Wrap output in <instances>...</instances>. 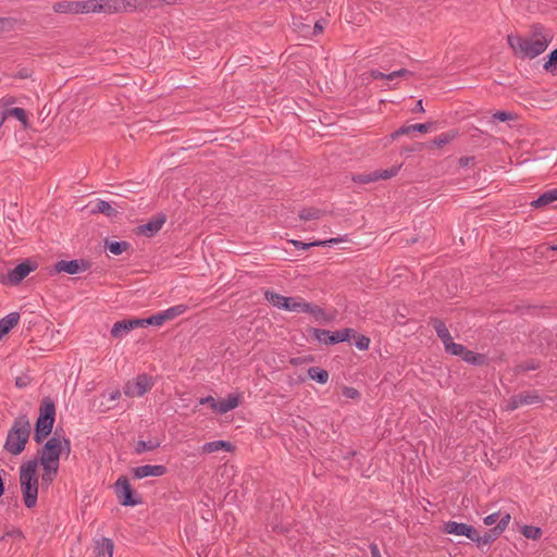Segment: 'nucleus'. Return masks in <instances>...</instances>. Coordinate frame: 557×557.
Here are the masks:
<instances>
[{"label": "nucleus", "instance_id": "2", "mask_svg": "<svg viewBox=\"0 0 557 557\" xmlns=\"http://www.w3.org/2000/svg\"><path fill=\"white\" fill-rule=\"evenodd\" d=\"M20 482L25 506L27 508L35 507L37 504L38 496V478L36 460H30L21 466Z\"/></svg>", "mask_w": 557, "mask_h": 557}, {"label": "nucleus", "instance_id": "34", "mask_svg": "<svg viewBox=\"0 0 557 557\" xmlns=\"http://www.w3.org/2000/svg\"><path fill=\"white\" fill-rule=\"evenodd\" d=\"M521 406L534 405L541 403V397L536 392H524L517 394Z\"/></svg>", "mask_w": 557, "mask_h": 557}, {"label": "nucleus", "instance_id": "56", "mask_svg": "<svg viewBox=\"0 0 557 557\" xmlns=\"http://www.w3.org/2000/svg\"><path fill=\"white\" fill-rule=\"evenodd\" d=\"M323 30V21L320 20V21H317L314 23V27H313V34L314 35H318V34H321Z\"/></svg>", "mask_w": 557, "mask_h": 557}, {"label": "nucleus", "instance_id": "45", "mask_svg": "<svg viewBox=\"0 0 557 557\" xmlns=\"http://www.w3.org/2000/svg\"><path fill=\"white\" fill-rule=\"evenodd\" d=\"M465 349L466 347L463 345L453 342L445 350L446 352H449L453 356H458L461 358L465 352Z\"/></svg>", "mask_w": 557, "mask_h": 557}, {"label": "nucleus", "instance_id": "18", "mask_svg": "<svg viewBox=\"0 0 557 557\" xmlns=\"http://www.w3.org/2000/svg\"><path fill=\"white\" fill-rule=\"evenodd\" d=\"M114 543L111 539L101 537L95 542V557H112Z\"/></svg>", "mask_w": 557, "mask_h": 557}, {"label": "nucleus", "instance_id": "55", "mask_svg": "<svg viewBox=\"0 0 557 557\" xmlns=\"http://www.w3.org/2000/svg\"><path fill=\"white\" fill-rule=\"evenodd\" d=\"M369 547H370V552H371V556L372 557H382L381 553H380V549H379V546L375 543H371Z\"/></svg>", "mask_w": 557, "mask_h": 557}, {"label": "nucleus", "instance_id": "46", "mask_svg": "<svg viewBox=\"0 0 557 557\" xmlns=\"http://www.w3.org/2000/svg\"><path fill=\"white\" fill-rule=\"evenodd\" d=\"M370 345V338L366 335H358L355 341V346L360 350H367Z\"/></svg>", "mask_w": 557, "mask_h": 557}, {"label": "nucleus", "instance_id": "54", "mask_svg": "<svg viewBox=\"0 0 557 557\" xmlns=\"http://www.w3.org/2000/svg\"><path fill=\"white\" fill-rule=\"evenodd\" d=\"M370 76L374 79H385L386 74L379 70H371Z\"/></svg>", "mask_w": 557, "mask_h": 557}, {"label": "nucleus", "instance_id": "25", "mask_svg": "<svg viewBox=\"0 0 557 557\" xmlns=\"http://www.w3.org/2000/svg\"><path fill=\"white\" fill-rule=\"evenodd\" d=\"M461 359L470 364L481 366L486 362V357L483 354L474 352L469 349H465Z\"/></svg>", "mask_w": 557, "mask_h": 557}, {"label": "nucleus", "instance_id": "21", "mask_svg": "<svg viewBox=\"0 0 557 557\" xmlns=\"http://www.w3.org/2000/svg\"><path fill=\"white\" fill-rule=\"evenodd\" d=\"M239 405V396L230 394L225 399L216 401L215 412L226 413Z\"/></svg>", "mask_w": 557, "mask_h": 557}, {"label": "nucleus", "instance_id": "41", "mask_svg": "<svg viewBox=\"0 0 557 557\" xmlns=\"http://www.w3.org/2000/svg\"><path fill=\"white\" fill-rule=\"evenodd\" d=\"M432 326L435 330L438 338H442V337L446 336L447 334H449V331H448L446 324L440 319H434L432 321Z\"/></svg>", "mask_w": 557, "mask_h": 557}, {"label": "nucleus", "instance_id": "58", "mask_svg": "<svg viewBox=\"0 0 557 557\" xmlns=\"http://www.w3.org/2000/svg\"><path fill=\"white\" fill-rule=\"evenodd\" d=\"M399 77H409L412 75V72L406 69H400L396 71Z\"/></svg>", "mask_w": 557, "mask_h": 557}, {"label": "nucleus", "instance_id": "19", "mask_svg": "<svg viewBox=\"0 0 557 557\" xmlns=\"http://www.w3.org/2000/svg\"><path fill=\"white\" fill-rule=\"evenodd\" d=\"M219 450L233 451L234 446L232 445V443L222 440L208 442L201 446V451L203 454H213Z\"/></svg>", "mask_w": 557, "mask_h": 557}, {"label": "nucleus", "instance_id": "64", "mask_svg": "<svg viewBox=\"0 0 557 557\" xmlns=\"http://www.w3.org/2000/svg\"><path fill=\"white\" fill-rule=\"evenodd\" d=\"M537 367L535 364H530L525 369L527 370H535Z\"/></svg>", "mask_w": 557, "mask_h": 557}, {"label": "nucleus", "instance_id": "15", "mask_svg": "<svg viewBox=\"0 0 557 557\" xmlns=\"http://www.w3.org/2000/svg\"><path fill=\"white\" fill-rule=\"evenodd\" d=\"M165 221V214L159 213L147 223L139 225L138 234L145 235L147 237H152L162 228Z\"/></svg>", "mask_w": 557, "mask_h": 557}, {"label": "nucleus", "instance_id": "1", "mask_svg": "<svg viewBox=\"0 0 557 557\" xmlns=\"http://www.w3.org/2000/svg\"><path fill=\"white\" fill-rule=\"evenodd\" d=\"M553 40V34L541 24H533L527 36L509 34L507 44L519 59H534L544 53Z\"/></svg>", "mask_w": 557, "mask_h": 557}, {"label": "nucleus", "instance_id": "38", "mask_svg": "<svg viewBox=\"0 0 557 557\" xmlns=\"http://www.w3.org/2000/svg\"><path fill=\"white\" fill-rule=\"evenodd\" d=\"M312 335L320 343H323L325 345H332V342H331L332 332L331 331L324 330V329H313Z\"/></svg>", "mask_w": 557, "mask_h": 557}, {"label": "nucleus", "instance_id": "33", "mask_svg": "<svg viewBox=\"0 0 557 557\" xmlns=\"http://www.w3.org/2000/svg\"><path fill=\"white\" fill-rule=\"evenodd\" d=\"M355 335V331L352 329L346 327L336 332H332V345L349 341L351 336Z\"/></svg>", "mask_w": 557, "mask_h": 557}, {"label": "nucleus", "instance_id": "10", "mask_svg": "<svg viewBox=\"0 0 557 557\" xmlns=\"http://www.w3.org/2000/svg\"><path fill=\"white\" fill-rule=\"evenodd\" d=\"M116 497L122 506H135L140 499L133 497V490L126 476H120L114 483Z\"/></svg>", "mask_w": 557, "mask_h": 557}, {"label": "nucleus", "instance_id": "23", "mask_svg": "<svg viewBox=\"0 0 557 557\" xmlns=\"http://www.w3.org/2000/svg\"><path fill=\"white\" fill-rule=\"evenodd\" d=\"M557 200V188H553L543 193L537 199L531 202L533 208H542Z\"/></svg>", "mask_w": 557, "mask_h": 557}, {"label": "nucleus", "instance_id": "61", "mask_svg": "<svg viewBox=\"0 0 557 557\" xmlns=\"http://www.w3.org/2000/svg\"><path fill=\"white\" fill-rule=\"evenodd\" d=\"M121 396V392L120 391H114L110 394L109 396V399L110 400H115V399H119Z\"/></svg>", "mask_w": 557, "mask_h": 557}, {"label": "nucleus", "instance_id": "51", "mask_svg": "<svg viewBox=\"0 0 557 557\" xmlns=\"http://www.w3.org/2000/svg\"><path fill=\"white\" fill-rule=\"evenodd\" d=\"M343 395L346 398L356 399V398H358L360 396V393L356 388H354V387L345 386L343 388Z\"/></svg>", "mask_w": 557, "mask_h": 557}, {"label": "nucleus", "instance_id": "26", "mask_svg": "<svg viewBox=\"0 0 557 557\" xmlns=\"http://www.w3.org/2000/svg\"><path fill=\"white\" fill-rule=\"evenodd\" d=\"M77 1H60L53 4V11L57 13L78 14Z\"/></svg>", "mask_w": 557, "mask_h": 557}, {"label": "nucleus", "instance_id": "44", "mask_svg": "<svg viewBox=\"0 0 557 557\" xmlns=\"http://www.w3.org/2000/svg\"><path fill=\"white\" fill-rule=\"evenodd\" d=\"M352 181L358 184H368L377 181V176L374 172L370 174H358L352 177Z\"/></svg>", "mask_w": 557, "mask_h": 557}, {"label": "nucleus", "instance_id": "40", "mask_svg": "<svg viewBox=\"0 0 557 557\" xmlns=\"http://www.w3.org/2000/svg\"><path fill=\"white\" fill-rule=\"evenodd\" d=\"M521 533L523 534L524 537L531 540H539L542 536L541 528L533 525H524L521 530Z\"/></svg>", "mask_w": 557, "mask_h": 557}, {"label": "nucleus", "instance_id": "36", "mask_svg": "<svg viewBox=\"0 0 557 557\" xmlns=\"http://www.w3.org/2000/svg\"><path fill=\"white\" fill-rule=\"evenodd\" d=\"M456 136H457V133L455 131H448L446 133H442L438 136H436L433 139V144L441 148V147L449 144L451 140H454Z\"/></svg>", "mask_w": 557, "mask_h": 557}, {"label": "nucleus", "instance_id": "32", "mask_svg": "<svg viewBox=\"0 0 557 557\" xmlns=\"http://www.w3.org/2000/svg\"><path fill=\"white\" fill-rule=\"evenodd\" d=\"M187 309H188V306H186L184 304H180V305L173 306L166 310H163L162 313L164 315L165 321H169V320L175 319L176 317L182 315L183 313H185L187 311Z\"/></svg>", "mask_w": 557, "mask_h": 557}, {"label": "nucleus", "instance_id": "24", "mask_svg": "<svg viewBox=\"0 0 557 557\" xmlns=\"http://www.w3.org/2000/svg\"><path fill=\"white\" fill-rule=\"evenodd\" d=\"M264 298L271 302L274 307L278 308V309H284L285 310V307L287 305V298L288 297H285L281 294H277L273 290H267L264 293Z\"/></svg>", "mask_w": 557, "mask_h": 557}, {"label": "nucleus", "instance_id": "3", "mask_svg": "<svg viewBox=\"0 0 557 557\" xmlns=\"http://www.w3.org/2000/svg\"><path fill=\"white\" fill-rule=\"evenodd\" d=\"M30 423L25 416L16 418L8 432L4 449L12 455H20L28 442Z\"/></svg>", "mask_w": 557, "mask_h": 557}, {"label": "nucleus", "instance_id": "29", "mask_svg": "<svg viewBox=\"0 0 557 557\" xmlns=\"http://www.w3.org/2000/svg\"><path fill=\"white\" fill-rule=\"evenodd\" d=\"M308 376L320 384H325L329 381V372L319 367L309 368Z\"/></svg>", "mask_w": 557, "mask_h": 557}, {"label": "nucleus", "instance_id": "22", "mask_svg": "<svg viewBox=\"0 0 557 557\" xmlns=\"http://www.w3.org/2000/svg\"><path fill=\"white\" fill-rule=\"evenodd\" d=\"M343 239L339 238V237H336V238H330V239H326V240H315V242H312V243H302L300 240H292L290 243L296 247V248H299V249H302V250H306L310 247H318V246H332V245H335V244H338V243H342Z\"/></svg>", "mask_w": 557, "mask_h": 557}, {"label": "nucleus", "instance_id": "27", "mask_svg": "<svg viewBox=\"0 0 557 557\" xmlns=\"http://www.w3.org/2000/svg\"><path fill=\"white\" fill-rule=\"evenodd\" d=\"M131 332L128 322L125 320L116 321L111 329V336L122 338Z\"/></svg>", "mask_w": 557, "mask_h": 557}, {"label": "nucleus", "instance_id": "13", "mask_svg": "<svg viewBox=\"0 0 557 557\" xmlns=\"http://www.w3.org/2000/svg\"><path fill=\"white\" fill-rule=\"evenodd\" d=\"M443 532L456 536H466L472 541L475 535V528L462 522L447 521L443 525Z\"/></svg>", "mask_w": 557, "mask_h": 557}, {"label": "nucleus", "instance_id": "11", "mask_svg": "<svg viewBox=\"0 0 557 557\" xmlns=\"http://www.w3.org/2000/svg\"><path fill=\"white\" fill-rule=\"evenodd\" d=\"M15 102L14 98L2 99L0 101V113L4 121L9 117H14L22 123V125L26 128L28 127V116L24 109L12 107Z\"/></svg>", "mask_w": 557, "mask_h": 557}, {"label": "nucleus", "instance_id": "59", "mask_svg": "<svg viewBox=\"0 0 557 557\" xmlns=\"http://www.w3.org/2000/svg\"><path fill=\"white\" fill-rule=\"evenodd\" d=\"M412 112H424L422 100H418L416 107L412 109Z\"/></svg>", "mask_w": 557, "mask_h": 557}, {"label": "nucleus", "instance_id": "49", "mask_svg": "<svg viewBox=\"0 0 557 557\" xmlns=\"http://www.w3.org/2000/svg\"><path fill=\"white\" fill-rule=\"evenodd\" d=\"M493 119L499 122H507L513 119V115L510 112L506 111H497L493 114Z\"/></svg>", "mask_w": 557, "mask_h": 557}, {"label": "nucleus", "instance_id": "53", "mask_svg": "<svg viewBox=\"0 0 557 557\" xmlns=\"http://www.w3.org/2000/svg\"><path fill=\"white\" fill-rule=\"evenodd\" d=\"M199 404L209 405L213 411H215L216 400L212 396H206L200 398Z\"/></svg>", "mask_w": 557, "mask_h": 557}, {"label": "nucleus", "instance_id": "62", "mask_svg": "<svg viewBox=\"0 0 557 557\" xmlns=\"http://www.w3.org/2000/svg\"><path fill=\"white\" fill-rule=\"evenodd\" d=\"M290 363L294 366H299L301 363V358H292Z\"/></svg>", "mask_w": 557, "mask_h": 557}, {"label": "nucleus", "instance_id": "39", "mask_svg": "<svg viewBox=\"0 0 557 557\" xmlns=\"http://www.w3.org/2000/svg\"><path fill=\"white\" fill-rule=\"evenodd\" d=\"M322 211L317 208H306L299 212V218L304 221L318 220L321 218Z\"/></svg>", "mask_w": 557, "mask_h": 557}, {"label": "nucleus", "instance_id": "37", "mask_svg": "<svg viewBox=\"0 0 557 557\" xmlns=\"http://www.w3.org/2000/svg\"><path fill=\"white\" fill-rule=\"evenodd\" d=\"M160 446V443L157 442V441H138L136 446H135V453L140 455L145 451H150V450H153L156 448H158Z\"/></svg>", "mask_w": 557, "mask_h": 557}, {"label": "nucleus", "instance_id": "35", "mask_svg": "<svg viewBox=\"0 0 557 557\" xmlns=\"http://www.w3.org/2000/svg\"><path fill=\"white\" fill-rule=\"evenodd\" d=\"M91 211L94 213H102L108 216H113L116 214V210L108 201L104 200H99Z\"/></svg>", "mask_w": 557, "mask_h": 557}, {"label": "nucleus", "instance_id": "16", "mask_svg": "<svg viewBox=\"0 0 557 557\" xmlns=\"http://www.w3.org/2000/svg\"><path fill=\"white\" fill-rule=\"evenodd\" d=\"M166 472V467L162 465H145L133 469L134 478L138 480L147 476H162Z\"/></svg>", "mask_w": 557, "mask_h": 557}, {"label": "nucleus", "instance_id": "8", "mask_svg": "<svg viewBox=\"0 0 557 557\" xmlns=\"http://www.w3.org/2000/svg\"><path fill=\"white\" fill-rule=\"evenodd\" d=\"M153 386L152 377L148 374H139L134 380L127 381L123 387V393L127 397H141Z\"/></svg>", "mask_w": 557, "mask_h": 557}, {"label": "nucleus", "instance_id": "30", "mask_svg": "<svg viewBox=\"0 0 557 557\" xmlns=\"http://www.w3.org/2000/svg\"><path fill=\"white\" fill-rule=\"evenodd\" d=\"M543 67L547 73L552 74L553 76H557V49H554L548 53Z\"/></svg>", "mask_w": 557, "mask_h": 557}, {"label": "nucleus", "instance_id": "4", "mask_svg": "<svg viewBox=\"0 0 557 557\" xmlns=\"http://www.w3.org/2000/svg\"><path fill=\"white\" fill-rule=\"evenodd\" d=\"M62 451H65L66 455L71 453V442L57 429L41 449L40 463L59 466Z\"/></svg>", "mask_w": 557, "mask_h": 557}, {"label": "nucleus", "instance_id": "60", "mask_svg": "<svg viewBox=\"0 0 557 557\" xmlns=\"http://www.w3.org/2000/svg\"><path fill=\"white\" fill-rule=\"evenodd\" d=\"M398 77L399 76H398L397 72L394 71V72H391V73L386 74L385 79L393 81V79L398 78Z\"/></svg>", "mask_w": 557, "mask_h": 557}, {"label": "nucleus", "instance_id": "47", "mask_svg": "<svg viewBox=\"0 0 557 557\" xmlns=\"http://www.w3.org/2000/svg\"><path fill=\"white\" fill-rule=\"evenodd\" d=\"M398 172L397 168H392L389 170H383V171H375L374 174L377 176L379 180H386L395 176Z\"/></svg>", "mask_w": 557, "mask_h": 557}, {"label": "nucleus", "instance_id": "50", "mask_svg": "<svg viewBox=\"0 0 557 557\" xmlns=\"http://www.w3.org/2000/svg\"><path fill=\"white\" fill-rule=\"evenodd\" d=\"M519 407H521L519 397H518V395H515V396L510 397V399L508 400V403L506 405V410L513 411V410L518 409Z\"/></svg>", "mask_w": 557, "mask_h": 557}, {"label": "nucleus", "instance_id": "7", "mask_svg": "<svg viewBox=\"0 0 557 557\" xmlns=\"http://www.w3.org/2000/svg\"><path fill=\"white\" fill-rule=\"evenodd\" d=\"M285 310L290 312L308 313L317 320L325 319V311L318 305L307 302L301 297H288Z\"/></svg>", "mask_w": 557, "mask_h": 557}, {"label": "nucleus", "instance_id": "43", "mask_svg": "<svg viewBox=\"0 0 557 557\" xmlns=\"http://www.w3.org/2000/svg\"><path fill=\"white\" fill-rule=\"evenodd\" d=\"M164 322H166V321L164 319V315H163L162 311H160L157 314H153V315L145 319L146 326H148V325L160 326Z\"/></svg>", "mask_w": 557, "mask_h": 557}, {"label": "nucleus", "instance_id": "42", "mask_svg": "<svg viewBox=\"0 0 557 557\" xmlns=\"http://www.w3.org/2000/svg\"><path fill=\"white\" fill-rule=\"evenodd\" d=\"M506 513L507 512H502V511L493 512V513L486 516L483 519V522H484L485 525H493L495 523L497 525L502 521V519L504 518V516Z\"/></svg>", "mask_w": 557, "mask_h": 557}, {"label": "nucleus", "instance_id": "14", "mask_svg": "<svg viewBox=\"0 0 557 557\" xmlns=\"http://www.w3.org/2000/svg\"><path fill=\"white\" fill-rule=\"evenodd\" d=\"M90 267V263L83 259L75 260H61L58 261L54 265L57 272H66L69 274H77L84 271H87Z\"/></svg>", "mask_w": 557, "mask_h": 557}, {"label": "nucleus", "instance_id": "63", "mask_svg": "<svg viewBox=\"0 0 557 557\" xmlns=\"http://www.w3.org/2000/svg\"><path fill=\"white\" fill-rule=\"evenodd\" d=\"M3 493H4V484H3L2 478L0 476V497L3 495Z\"/></svg>", "mask_w": 557, "mask_h": 557}, {"label": "nucleus", "instance_id": "6", "mask_svg": "<svg viewBox=\"0 0 557 557\" xmlns=\"http://www.w3.org/2000/svg\"><path fill=\"white\" fill-rule=\"evenodd\" d=\"M127 0H82L77 1L78 13H116L127 11Z\"/></svg>", "mask_w": 557, "mask_h": 557}, {"label": "nucleus", "instance_id": "9", "mask_svg": "<svg viewBox=\"0 0 557 557\" xmlns=\"http://www.w3.org/2000/svg\"><path fill=\"white\" fill-rule=\"evenodd\" d=\"M510 513H506L502 521L494 528L486 531L483 535H480L478 530L475 529V535L473 536L472 542H474L479 547H483L495 542L500 534L507 529L510 522Z\"/></svg>", "mask_w": 557, "mask_h": 557}, {"label": "nucleus", "instance_id": "17", "mask_svg": "<svg viewBox=\"0 0 557 557\" xmlns=\"http://www.w3.org/2000/svg\"><path fill=\"white\" fill-rule=\"evenodd\" d=\"M432 125H433V123H430V122L418 123V124H412V125H404V126L399 127L398 129H396L394 133H392L391 138L394 140V139H397L399 136L410 135L413 132L428 133L431 129Z\"/></svg>", "mask_w": 557, "mask_h": 557}, {"label": "nucleus", "instance_id": "12", "mask_svg": "<svg viewBox=\"0 0 557 557\" xmlns=\"http://www.w3.org/2000/svg\"><path fill=\"white\" fill-rule=\"evenodd\" d=\"M36 268V262L25 260L8 272V281L13 285H17Z\"/></svg>", "mask_w": 557, "mask_h": 557}, {"label": "nucleus", "instance_id": "48", "mask_svg": "<svg viewBox=\"0 0 557 557\" xmlns=\"http://www.w3.org/2000/svg\"><path fill=\"white\" fill-rule=\"evenodd\" d=\"M30 381H32V379L29 377V375L24 374V375L17 376L15 379V386L17 388H25L30 384Z\"/></svg>", "mask_w": 557, "mask_h": 557}, {"label": "nucleus", "instance_id": "31", "mask_svg": "<svg viewBox=\"0 0 557 557\" xmlns=\"http://www.w3.org/2000/svg\"><path fill=\"white\" fill-rule=\"evenodd\" d=\"M42 467L41 481L42 483L50 484L57 476L59 466L40 463Z\"/></svg>", "mask_w": 557, "mask_h": 557}, {"label": "nucleus", "instance_id": "28", "mask_svg": "<svg viewBox=\"0 0 557 557\" xmlns=\"http://www.w3.org/2000/svg\"><path fill=\"white\" fill-rule=\"evenodd\" d=\"M129 247L131 245L127 242H110L108 239L104 242V248L115 256L122 255L124 251L128 250Z\"/></svg>", "mask_w": 557, "mask_h": 557}, {"label": "nucleus", "instance_id": "57", "mask_svg": "<svg viewBox=\"0 0 557 557\" xmlns=\"http://www.w3.org/2000/svg\"><path fill=\"white\" fill-rule=\"evenodd\" d=\"M440 339L442 341V343H443V345H444V348H445V349H446V348H448V346L450 345V343H453V342H454V341H453V337L450 336V333H449V334H447L446 336H444V337L440 338Z\"/></svg>", "mask_w": 557, "mask_h": 557}, {"label": "nucleus", "instance_id": "20", "mask_svg": "<svg viewBox=\"0 0 557 557\" xmlns=\"http://www.w3.org/2000/svg\"><path fill=\"white\" fill-rule=\"evenodd\" d=\"M20 321L18 312H11L0 319V339L7 335Z\"/></svg>", "mask_w": 557, "mask_h": 557}, {"label": "nucleus", "instance_id": "52", "mask_svg": "<svg viewBox=\"0 0 557 557\" xmlns=\"http://www.w3.org/2000/svg\"><path fill=\"white\" fill-rule=\"evenodd\" d=\"M129 324L131 331L137 327H146L145 319H126Z\"/></svg>", "mask_w": 557, "mask_h": 557}, {"label": "nucleus", "instance_id": "5", "mask_svg": "<svg viewBox=\"0 0 557 557\" xmlns=\"http://www.w3.org/2000/svg\"><path fill=\"white\" fill-rule=\"evenodd\" d=\"M55 419V405L49 398L45 397L39 406V417L35 424L34 440L40 444L51 433Z\"/></svg>", "mask_w": 557, "mask_h": 557}]
</instances>
